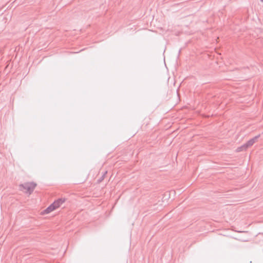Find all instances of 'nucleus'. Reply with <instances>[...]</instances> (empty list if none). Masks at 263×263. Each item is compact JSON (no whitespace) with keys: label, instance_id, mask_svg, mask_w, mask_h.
Here are the masks:
<instances>
[{"label":"nucleus","instance_id":"423d86ee","mask_svg":"<svg viewBox=\"0 0 263 263\" xmlns=\"http://www.w3.org/2000/svg\"><path fill=\"white\" fill-rule=\"evenodd\" d=\"M246 149V148H241V147H238V148L237 149V151H238V152H240V151H242V150H243V149Z\"/></svg>","mask_w":263,"mask_h":263},{"label":"nucleus","instance_id":"20e7f679","mask_svg":"<svg viewBox=\"0 0 263 263\" xmlns=\"http://www.w3.org/2000/svg\"><path fill=\"white\" fill-rule=\"evenodd\" d=\"M254 143L255 142H254L253 140H252V139H251L246 143L242 145L241 146V148H247L248 147L252 146Z\"/></svg>","mask_w":263,"mask_h":263},{"label":"nucleus","instance_id":"0eeeda50","mask_svg":"<svg viewBox=\"0 0 263 263\" xmlns=\"http://www.w3.org/2000/svg\"><path fill=\"white\" fill-rule=\"evenodd\" d=\"M260 1H261V2H263V0H260Z\"/></svg>","mask_w":263,"mask_h":263},{"label":"nucleus","instance_id":"39448f33","mask_svg":"<svg viewBox=\"0 0 263 263\" xmlns=\"http://www.w3.org/2000/svg\"><path fill=\"white\" fill-rule=\"evenodd\" d=\"M259 137L260 135H257L256 136H255L254 138H252V140H253L254 142H255Z\"/></svg>","mask_w":263,"mask_h":263},{"label":"nucleus","instance_id":"f03ea898","mask_svg":"<svg viewBox=\"0 0 263 263\" xmlns=\"http://www.w3.org/2000/svg\"><path fill=\"white\" fill-rule=\"evenodd\" d=\"M57 208L56 207V206L53 204V203H52L44 211V213L48 214L51 212L53 211V210H54L55 209H56Z\"/></svg>","mask_w":263,"mask_h":263},{"label":"nucleus","instance_id":"7ed1b4c3","mask_svg":"<svg viewBox=\"0 0 263 263\" xmlns=\"http://www.w3.org/2000/svg\"><path fill=\"white\" fill-rule=\"evenodd\" d=\"M65 199L63 198H59L56 201L53 202V204L56 206L58 208L63 203L65 202Z\"/></svg>","mask_w":263,"mask_h":263},{"label":"nucleus","instance_id":"f257e3e1","mask_svg":"<svg viewBox=\"0 0 263 263\" xmlns=\"http://www.w3.org/2000/svg\"><path fill=\"white\" fill-rule=\"evenodd\" d=\"M36 184L34 182H26L20 185L21 190L24 189L27 191V192L31 194L34 190Z\"/></svg>","mask_w":263,"mask_h":263}]
</instances>
